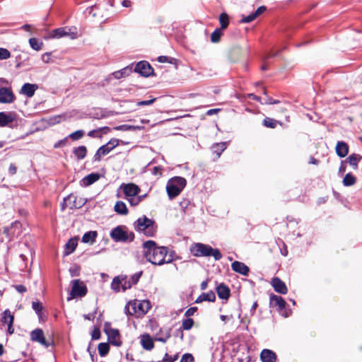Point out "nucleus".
Listing matches in <instances>:
<instances>
[{
    "label": "nucleus",
    "instance_id": "nucleus-1",
    "mask_svg": "<svg viewBox=\"0 0 362 362\" xmlns=\"http://www.w3.org/2000/svg\"><path fill=\"white\" fill-rule=\"evenodd\" d=\"M144 255L153 264L163 265L170 263L173 259L171 255H168L166 247H158L153 240H147L143 243Z\"/></svg>",
    "mask_w": 362,
    "mask_h": 362
},
{
    "label": "nucleus",
    "instance_id": "nucleus-2",
    "mask_svg": "<svg viewBox=\"0 0 362 362\" xmlns=\"http://www.w3.org/2000/svg\"><path fill=\"white\" fill-rule=\"evenodd\" d=\"M190 252L194 257H210L212 256L215 260H220L222 255L217 248H213L209 245L201 243L192 244L189 248Z\"/></svg>",
    "mask_w": 362,
    "mask_h": 362
},
{
    "label": "nucleus",
    "instance_id": "nucleus-3",
    "mask_svg": "<svg viewBox=\"0 0 362 362\" xmlns=\"http://www.w3.org/2000/svg\"><path fill=\"white\" fill-rule=\"evenodd\" d=\"M136 230L142 232L145 235L153 237L156 235L157 226L154 221L143 216L134 223Z\"/></svg>",
    "mask_w": 362,
    "mask_h": 362
},
{
    "label": "nucleus",
    "instance_id": "nucleus-4",
    "mask_svg": "<svg viewBox=\"0 0 362 362\" xmlns=\"http://www.w3.org/2000/svg\"><path fill=\"white\" fill-rule=\"evenodd\" d=\"M186 180L182 177L171 178L167 183L166 190L170 199L177 197L186 186Z\"/></svg>",
    "mask_w": 362,
    "mask_h": 362
},
{
    "label": "nucleus",
    "instance_id": "nucleus-5",
    "mask_svg": "<svg viewBox=\"0 0 362 362\" xmlns=\"http://www.w3.org/2000/svg\"><path fill=\"white\" fill-rule=\"evenodd\" d=\"M64 37H69L71 40L76 39L78 37L77 28L74 26H65L52 30L49 33L48 38L59 39Z\"/></svg>",
    "mask_w": 362,
    "mask_h": 362
},
{
    "label": "nucleus",
    "instance_id": "nucleus-6",
    "mask_svg": "<svg viewBox=\"0 0 362 362\" xmlns=\"http://www.w3.org/2000/svg\"><path fill=\"white\" fill-rule=\"evenodd\" d=\"M110 237L116 242H132L134 239V234L124 226H118L111 230Z\"/></svg>",
    "mask_w": 362,
    "mask_h": 362
},
{
    "label": "nucleus",
    "instance_id": "nucleus-7",
    "mask_svg": "<svg viewBox=\"0 0 362 362\" xmlns=\"http://www.w3.org/2000/svg\"><path fill=\"white\" fill-rule=\"evenodd\" d=\"M105 332L107 335L110 344L118 347L122 346V342L121 341L120 334L118 329L105 326Z\"/></svg>",
    "mask_w": 362,
    "mask_h": 362
},
{
    "label": "nucleus",
    "instance_id": "nucleus-8",
    "mask_svg": "<svg viewBox=\"0 0 362 362\" xmlns=\"http://www.w3.org/2000/svg\"><path fill=\"white\" fill-rule=\"evenodd\" d=\"M72 288H71V296L72 298L74 297H83L87 293V288L83 284V283L81 282L79 279H74L71 281Z\"/></svg>",
    "mask_w": 362,
    "mask_h": 362
},
{
    "label": "nucleus",
    "instance_id": "nucleus-9",
    "mask_svg": "<svg viewBox=\"0 0 362 362\" xmlns=\"http://www.w3.org/2000/svg\"><path fill=\"white\" fill-rule=\"evenodd\" d=\"M120 189H122L125 199L137 195L141 191L140 187L134 183H123L120 185Z\"/></svg>",
    "mask_w": 362,
    "mask_h": 362
},
{
    "label": "nucleus",
    "instance_id": "nucleus-10",
    "mask_svg": "<svg viewBox=\"0 0 362 362\" xmlns=\"http://www.w3.org/2000/svg\"><path fill=\"white\" fill-rule=\"evenodd\" d=\"M134 71L139 73L143 76L147 77L153 74V69L148 62L141 61L136 64Z\"/></svg>",
    "mask_w": 362,
    "mask_h": 362
},
{
    "label": "nucleus",
    "instance_id": "nucleus-11",
    "mask_svg": "<svg viewBox=\"0 0 362 362\" xmlns=\"http://www.w3.org/2000/svg\"><path fill=\"white\" fill-rule=\"evenodd\" d=\"M30 339L31 341L37 342L45 347H48L50 345V344L45 339L42 329L40 328L35 329L30 332Z\"/></svg>",
    "mask_w": 362,
    "mask_h": 362
},
{
    "label": "nucleus",
    "instance_id": "nucleus-12",
    "mask_svg": "<svg viewBox=\"0 0 362 362\" xmlns=\"http://www.w3.org/2000/svg\"><path fill=\"white\" fill-rule=\"evenodd\" d=\"M16 100V96L11 88H0V103H11Z\"/></svg>",
    "mask_w": 362,
    "mask_h": 362
},
{
    "label": "nucleus",
    "instance_id": "nucleus-13",
    "mask_svg": "<svg viewBox=\"0 0 362 362\" xmlns=\"http://www.w3.org/2000/svg\"><path fill=\"white\" fill-rule=\"evenodd\" d=\"M270 306L276 307L279 312H281L286 307V301L281 296L271 294L269 296Z\"/></svg>",
    "mask_w": 362,
    "mask_h": 362
},
{
    "label": "nucleus",
    "instance_id": "nucleus-14",
    "mask_svg": "<svg viewBox=\"0 0 362 362\" xmlns=\"http://www.w3.org/2000/svg\"><path fill=\"white\" fill-rule=\"evenodd\" d=\"M16 114L13 112H0V127H10V124L16 120Z\"/></svg>",
    "mask_w": 362,
    "mask_h": 362
},
{
    "label": "nucleus",
    "instance_id": "nucleus-15",
    "mask_svg": "<svg viewBox=\"0 0 362 362\" xmlns=\"http://www.w3.org/2000/svg\"><path fill=\"white\" fill-rule=\"evenodd\" d=\"M271 285L277 293L286 294L288 292V288L285 283L279 277H274L271 281Z\"/></svg>",
    "mask_w": 362,
    "mask_h": 362
},
{
    "label": "nucleus",
    "instance_id": "nucleus-16",
    "mask_svg": "<svg viewBox=\"0 0 362 362\" xmlns=\"http://www.w3.org/2000/svg\"><path fill=\"white\" fill-rule=\"evenodd\" d=\"M84 204V202L79 201L77 202V197L74 194H70L64 199L63 208L64 205L69 206V208L79 209Z\"/></svg>",
    "mask_w": 362,
    "mask_h": 362
},
{
    "label": "nucleus",
    "instance_id": "nucleus-17",
    "mask_svg": "<svg viewBox=\"0 0 362 362\" xmlns=\"http://www.w3.org/2000/svg\"><path fill=\"white\" fill-rule=\"evenodd\" d=\"M232 269L244 276H247L250 272L249 267L243 262L235 261L231 264Z\"/></svg>",
    "mask_w": 362,
    "mask_h": 362
},
{
    "label": "nucleus",
    "instance_id": "nucleus-18",
    "mask_svg": "<svg viewBox=\"0 0 362 362\" xmlns=\"http://www.w3.org/2000/svg\"><path fill=\"white\" fill-rule=\"evenodd\" d=\"M138 317L144 315L151 308V303L148 300H136Z\"/></svg>",
    "mask_w": 362,
    "mask_h": 362
},
{
    "label": "nucleus",
    "instance_id": "nucleus-19",
    "mask_svg": "<svg viewBox=\"0 0 362 362\" xmlns=\"http://www.w3.org/2000/svg\"><path fill=\"white\" fill-rule=\"evenodd\" d=\"M262 362H276V354L270 349H263L260 354Z\"/></svg>",
    "mask_w": 362,
    "mask_h": 362
},
{
    "label": "nucleus",
    "instance_id": "nucleus-20",
    "mask_svg": "<svg viewBox=\"0 0 362 362\" xmlns=\"http://www.w3.org/2000/svg\"><path fill=\"white\" fill-rule=\"evenodd\" d=\"M37 89V86L36 84L26 83L22 86L21 93L27 97L30 98L34 95Z\"/></svg>",
    "mask_w": 362,
    "mask_h": 362
},
{
    "label": "nucleus",
    "instance_id": "nucleus-21",
    "mask_svg": "<svg viewBox=\"0 0 362 362\" xmlns=\"http://www.w3.org/2000/svg\"><path fill=\"white\" fill-rule=\"evenodd\" d=\"M112 149L107 144L100 146L94 155V161H100L102 156L108 154Z\"/></svg>",
    "mask_w": 362,
    "mask_h": 362
},
{
    "label": "nucleus",
    "instance_id": "nucleus-22",
    "mask_svg": "<svg viewBox=\"0 0 362 362\" xmlns=\"http://www.w3.org/2000/svg\"><path fill=\"white\" fill-rule=\"evenodd\" d=\"M336 153L340 158L345 157L349 153V146L344 141H338L336 146Z\"/></svg>",
    "mask_w": 362,
    "mask_h": 362
},
{
    "label": "nucleus",
    "instance_id": "nucleus-23",
    "mask_svg": "<svg viewBox=\"0 0 362 362\" xmlns=\"http://www.w3.org/2000/svg\"><path fill=\"white\" fill-rule=\"evenodd\" d=\"M216 292L218 294V296L221 299H228L230 296V291L228 286L224 285L223 284H221L218 285L216 288Z\"/></svg>",
    "mask_w": 362,
    "mask_h": 362
},
{
    "label": "nucleus",
    "instance_id": "nucleus-24",
    "mask_svg": "<svg viewBox=\"0 0 362 362\" xmlns=\"http://www.w3.org/2000/svg\"><path fill=\"white\" fill-rule=\"evenodd\" d=\"M141 344L142 347L147 351H151L154 347L153 341L149 334H144L141 336Z\"/></svg>",
    "mask_w": 362,
    "mask_h": 362
},
{
    "label": "nucleus",
    "instance_id": "nucleus-25",
    "mask_svg": "<svg viewBox=\"0 0 362 362\" xmlns=\"http://www.w3.org/2000/svg\"><path fill=\"white\" fill-rule=\"evenodd\" d=\"M216 300L215 293L211 291L208 293H202L195 300L196 303H200L203 301L214 302Z\"/></svg>",
    "mask_w": 362,
    "mask_h": 362
},
{
    "label": "nucleus",
    "instance_id": "nucleus-26",
    "mask_svg": "<svg viewBox=\"0 0 362 362\" xmlns=\"http://www.w3.org/2000/svg\"><path fill=\"white\" fill-rule=\"evenodd\" d=\"M78 245V238H71L65 245L64 255H69L71 254L75 250Z\"/></svg>",
    "mask_w": 362,
    "mask_h": 362
},
{
    "label": "nucleus",
    "instance_id": "nucleus-27",
    "mask_svg": "<svg viewBox=\"0 0 362 362\" xmlns=\"http://www.w3.org/2000/svg\"><path fill=\"white\" fill-rule=\"evenodd\" d=\"M100 176L98 173H90L82 179V185L85 187L89 186L98 180Z\"/></svg>",
    "mask_w": 362,
    "mask_h": 362
},
{
    "label": "nucleus",
    "instance_id": "nucleus-28",
    "mask_svg": "<svg viewBox=\"0 0 362 362\" xmlns=\"http://www.w3.org/2000/svg\"><path fill=\"white\" fill-rule=\"evenodd\" d=\"M226 148V142H221L214 144L211 146V151L214 154L216 155V158H218L222 152Z\"/></svg>",
    "mask_w": 362,
    "mask_h": 362
},
{
    "label": "nucleus",
    "instance_id": "nucleus-29",
    "mask_svg": "<svg viewBox=\"0 0 362 362\" xmlns=\"http://www.w3.org/2000/svg\"><path fill=\"white\" fill-rule=\"evenodd\" d=\"M136 308V300L133 301H129L124 308L125 313L128 315H136L138 316V310Z\"/></svg>",
    "mask_w": 362,
    "mask_h": 362
},
{
    "label": "nucleus",
    "instance_id": "nucleus-30",
    "mask_svg": "<svg viewBox=\"0 0 362 362\" xmlns=\"http://www.w3.org/2000/svg\"><path fill=\"white\" fill-rule=\"evenodd\" d=\"M73 153L78 159L81 160L86 156L87 148L85 146H80L77 148H74Z\"/></svg>",
    "mask_w": 362,
    "mask_h": 362
},
{
    "label": "nucleus",
    "instance_id": "nucleus-31",
    "mask_svg": "<svg viewBox=\"0 0 362 362\" xmlns=\"http://www.w3.org/2000/svg\"><path fill=\"white\" fill-rule=\"evenodd\" d=\"M361 159H362L361 156H360L358 154L353 153L348 157L347 160H348L349 165H351L354 170H356L358 168V163Z\"/></svg>",
    "mask_w": 362,
    "mask_h": 362
},
{
    "label": "nucleus",
    "instance_id": "nucleus-32",
    "mask_svg": "<svg viewBox=\"0 0 362 362\" xmlns=\"http://www.w3.org/2000/svg\"><path fill=\"white\" fill-rule=\"evenodd\" d=\"M132 71V69L129 66H127L119 71H115L112 75L117 79L122 78L127 76H129Z\"/></svg>",
    "mask_w": 362,
    "mask_h": 362
},
{
    "label": "nucleus",
    "instance_id": "nucleus-33",
    "mask_svg": "<svg viewBox=\"0 0 362 362\" xmlns=\"http://www.w3.org/2000/svg\"><path fill=\"white\" fill-rule=\"evenodd\" d=\"M115 211L119 214H122V215H126L128 214V209L127 208V206L126 204L122 202V201H118L116 202L115 205Z\"/></svg>",
    "mask_w": 362,
    "mask_h": 362
},
{
    "label": "nucleus",
    "instance_id": "nucleus-34",
    "mask_svg": "<svg viewBox=\"0 0 362 362\" xmlns=\"http://www.w3.org/2000/svg\"><path fill=\"white\" fill-rule=\"evenodd\" d=\"M97 235L96 231H88L83 235L82 241L85 243H93L95 241Z\"/></svg>",
    "mask_w": 362,
    "mask_h": 362
},
{
    "label": "nucleus",
    "instance_id": "nucleus-35",
    "mask_svg": "<svg viewBox=\"0 0 362 362\" xmlns=\"http://www.w3.org/2000/svg\"><path fill=\"white\" fill-rule=\"evenodd\" d=\"M356 182V177L351 173H347L343 179V185L346 187L354 185Z\"/></svg>",
    "mask_w": 362,
    "mask_h": 362
},
{
    "label": "nucleus",
    "instance_id": "nucleus-36",
    "mask_svg": "<svg viewBox=\"0 0 362 362\" xmlns=\"http://www.w3.org/2000/svg\"><path fill=\"white\" fill-rule=\"evenodd\" d=\"M219 23L221 24V28L222 30L226 29L229 24V17L226 13H222L219 16Z\"/></svg>",
    "mask_w": 362,
    "mask_h": 362
},
{
    "label": "nucleus",
    "instance_id": "nucleus-37",
    "mask_svg": "<svg viewBox=\"0 0 362 362\" xmlns=\"http://www.w3.org/2000/svg\"><path fill=\"white\" fill-rule=\"evenodd\" d=\"M122 279L120 276H116L113 279L111 283V288L116 292H119L120 291V287H122Z\"/></svg>",
    "mask_w": 362,
    "mask_h": 362
},
{
    "label": "nucleus",
    "instance_id": "nucleus-38",
    "mask_svg": "<svg viewBox=\"0 0 362 362\" xmlns=\"http://www.w3.org/2000/svg\"><path fill=\"white\" fill-rule=\"evenodd\" d=\"M100 356H105L110 351V346L107 343H100L98 346Z\"/></svg>",
    "mask_w": 362,
    "mask_h": 362
},
{
    "label": "nucleus",
    "instance_id": "nucleus-39",
    "mask_svg": "<svg viewBox=\"0 0 362 362\" xmlns=\"http://www.w3.org/2000/svg\"><path fill=\"white\" fill-rule=\"evenodd\" d=\"M29 44L30 47L36 51L40 50L43 45L42 42L40 41L38 39L35 37H32L29 40Z\"/></svg>",
    "mask_w": 362,
    "mask_h": 362
},
{
    "label": "nucleus",
    "instance_id": "nucleus-40",
    "mask_svg": "<svg viewBox=\"0 0 362 362\" xmlns=\"http://www.w3.org/2000/svg\"><path fill=\"white\" fill-rule=\"evenodd\" d=\"M223 35V30L221 28H216L211 35V40L212 42H218Z\"/></svg>",
    "mask_w": 362,
    "mask_h": 362
},
{
    "label": "nucleus",
    "instance_id": "nucleus-41",
    "mask_svg": "<svg viewBox=\"0 0 362 362\" xmlns=\"http://www.w3.org/2000/svg\"><path fill=\"white\" fill-rule=\"evenodd\" d=\"M2 320L4 323L7 325H8L9 323H13L14 317L9 310H6L3 313Z\"/></svg>",
    "mask_w": 362,
    "mask_h": 362
},
{
    "label": "nucleus",
    "instance_id": "nucleus-42",
    "mask_svg": "<svg viewBox=\"0 0 362 362\" xmlns=\"http://www.w3.org/2000/svg\"><path fill=\"white\" fill-rule=\"evenodd\" d=\"M114 129L115 130H120V131H130V130L141 129V127L122 124V125L115 127Z\"/></svg>",
    "mask_w": 362,
    "mask_h": 362
},
{
    "label": "nucleus",
    "instance_id": "nucleus-43",
    "mask_svg": "<svg viewBox=\"0 0 362 362\" xmlns=\"http://www.w3.org/2000/svg\"><path fill=\"white\" fill-rule=\"evenodd\" d=\"M194 320L192 318L187 317L182 320V328L185 330H189L194 325Z\"/></svg>",
    "mask_w": 362,
    "mask_h": 362
},
{
    "label": "nucleus",
    "instance_id": "nucleus-44",
    "mask_svg": "<svg viewBox=\"0 0 362 362\" xmlns=\"http://www.w3.org/2000/svg\"><path fill=\"white\" fill-rule=\"evenodd\" d=\"M263 124L267 127L274 129L277 125V121L270 117H266L263 120Z\"/></svg>",
    "mask_w": 362,
    "mask_h": 362
},
{
    "label": "nucleus",
    "instance_id": "nucleus-45",
    "mask_svg": "<svg viewBox=\"0 0 362 362\" xmlns=\"http://www.w3.org/2000/svg\"><path fill=\"white\" fill-rule=\"evenodd\" d=\"M84 136L83 130H77L70 134L67 138L71 139L73 141H77L81 139Z\"/></svg>",
    "mask_w": 362,
    "mask_h": 362
},
{
    "label": "nucleus",
    "instance_id": "nucleus-46",
    "mask_svg": "<svg viewBox=\"0 0 362 362\" xmlns=\"http://www.w3.org/2000/svg\"><path fill=\"white\" fill-rule=\"evenodd\" d=\"M33 309L37 314L38 317L40 318L42 315V306L40 302H33L32 304Z\"/></svg>",
    "mask_w": 362,
    "mask_h": 362
},
{
    "label": "nucleus",
    "instance_id": "nucleus-47",
    "mask_svg": "<svg viewBox=\"0 0 362 362\" xmlns=\"http://www.w3.org/2000/svg\"><path fill=\"white\" fill-rule=\"evenodd\" d=\"M11 57V52L6 48L0 47V60L7 59Z\"/></svg>",
    "mask_w": 362,
    "mask_h": 362
},
{
    "label": "nucleus",
    "instance_id": "nucleus-48",
    "mask_svg": "<svg viewBox=\"0 0 362 362\" xmlns=\"http://www.w3.org/2000/svg\"><path fill=\"white\" fill-rule=\"evenodd\" d=\"M122 288L123 291H125L127 289L130 288L133 285L130 282V279H127L126 276L122 277Z\"/></svg>",
    "mask_w": 362,
    "mask_h": 362
},
{
    "label": "nucleus",
    "instance_id": "nucleus-49",
    "mask_svg": "<svg viewBox=\"0 0 362 362\" xmlns=\"http://www.w3.org/2000/svg\"><path fill=\"white\" fill-rule=\"evenodd\" d=\"M126 199L128 201L129 204L132 206H136L141 203L139 201L140 198L138 197V194L134 195V197H129Z\"/></svg>",
    "mask_w": 362,
    "mask_h": 362
},
{
    "label": "nucleus",
    "instance_id": "nucleus-50",
    "mask_svg": "<svg viewBox=\"0 0 362 362\" xmlns=\"http://www.w3.org/2000/svg\"><path fill=\"white\" fill-rule=\"evenodd\" d=\"M170 337V330L168 329L165 331V334H162L160 337H157L156 338V340L165 343L167 341V340Z\"/></svg>",
    "mask_w": 362,
    "mask_h": 362
},
{
    "label": "nucleus",
    "instance_id": "nucleus-51",
    "mask_svg": "<svg viewBox=\"0 0 362 362\" xmlns=\"http://www.w3.org/2000/svg\"><path fill=\"white\" fill-rule=\"evenodd\" d=\"M276 55V53H268L264 58V64L263 65L261 66V69L262 70H267L268 69V66L267 64V61L269 59V58H272L274 56Z\"/></svg>",
    "mask_w": 362,
    "mask_h": 362
},
{
    "label": "nucleus",
    "instance_id": "nucleus-52",
    "mask_svg": "<svg viewBox=\"0 0 362 362\" xmlns=\"http://www.w3.org/2000/svg\"><path fill=\"white\" fill-rule=\"evenodd\" d=\"M256 18V15L254 13H251L247 16H244L241 19L240 22L243 23H248L253 21Z\"/></svg>",
    "mask_w": 362,
    "mask_h": 362
},
{
    "label": "nucleus",
    "instance_id": "nucleus-53",
    "mask_svg": "<svg viewBox=\"0 0 362 362\" xmlns=\"http://www.w3.org/2000/svg\"><path fill=\"white\" fill-rule=\"evenodd\" d=\"M142 274V272H138V273H136L134 274H133L131 278H130V282L132 283V285H134L136 284H137V282L139 281L141 276Z\"/></svg>",
    "mask_w": 362,
    "mask_h": 362
},
{
    "label": "nucleus",
    "instance_id": "nucleus-54",
    "mask_svg": "<svg viewBox=\"0 0 362 362\" xmlns=\"http://www.w3.org/2000/svg\"><path fill=\"white\" fill-rule=\"evenodd\" d=\"M194 361V357L191 354H185L182 358L180 362H193Z\"/></svg>",
    "mask_w": 362,
    "mask_h": 362
},
{
    "label": "nucleus",
    "instance_id": "nucleus-55",
    "mask_svg": "<svg viewBox=\"0 0 362 362\" xmlns=\"http://www.w3.org/2000/svg\"><path fill=\"white\" fill-rule=\"evenodd\" d=\"M156 98H151V99L147 100L139 101V102H137V105L138 106L150 105L153 104L156 101Z\"/></svg>",
    "mask_w": 362,
    "mask_h": 362
},
{
    "label": "nucleus",
    "instance_id": "nucleus-56",
    "mask_svg": "<svg viewBox=\"0 0 362 362\" xmlns=\"http://www.w3.org/2000/svg\"><path fill=\"white\" fill-rule=\"evenodd\" d=\"M107 144L113 150L116 146H117L119 144V140L117 139H112Z\"/></svg>",
    "mask_w": 362,
    "mask_h": 362
},
{
    "label": "nucleus",
    "instance_id": "nucleus-57",
    "mask_svg": "<svg viewBox=\"0 0 362 362\" xmlns=\"http://www.w3.org/2000/svg\"><path fill=\"white\" fill-rule=\"evenodd\" d=\"M163 168L161 166H155L152 169V174L156 176H160L162 175Z\"/></svg>",
    "mask_w": 362,
    "mask_h": 362
},
{
    "label": "nucleus",
    "instance_id": "nucleus-58",
    "mask_svg": "<svg viewBox=\"0 0 362 362\" xmlns=\"http://www.w3.org/2000/svg\"><path fill=\"white\" fill-rule=\"evenodd\" d=\"M279 103V100H274L270 97H267L264 100V101L261 102V104H277Z\"/></svg>",
    "mask_w": 362,
    "mask_h": 362
},
{
    "label": "nucleus",
    "instance_id": "nucleus-59",
    "mask_svg": "<svg viewBox=\"0 0 362 362\" xmlns=\"http://www.w3.org/2000/svg\"><path fill=\"white\" fill-rule=\"evenodd\" d=\"M92 339H99L100 337V331L98 328H95L92 332Z\"/></svg>",
    "mask_w": 362,
    "mask_h": 362
},
{
    "label": "nucleus",
    "instance_id": "nucleus-60",
    "mask_svg": "<svg viewBox=\"0 0 362 362\" xmlns=\"http://www.w3.org/2000/svg\"><path fill=\"white\" fill-rule=\"evenodd\" d=\"M197 310V307H192V308H189L188 310H187V311L185 313V315L187 316V317L189 316H192L195 313V312Z\"/></svg>",
    "mask_w": 362,
    "mask_h": 362
},
{
    "label": "nucleus",
    "instance_id": "nucleus-61",
    "mask_svg": "<svg viewBox=\"0 0 362 362\" xmlns=\"http://www.w3.org/2000/svg\"><path fill=\"white\" fill-rule=\"evenodd\" d=\"M266 11V7L264 6H259L255 12H254V14L256 15V18L258 17L259 15H261L263 12Z\"/></svg>",
    "mask_w": 362,
    "mask_h": 362
},
{
    "label": "nucleus",
    "instance_id": "nucleus-62",
    "mask_svg": "<svg viewBox=\"0 0 362 362\" xmlns=\"http://www.w3.org/2000/svg\"><path fill=\"white\" fill-rule=\"evenodd\" d=\"M189 204V201L188 199H183L180 202V206L181 208L185 211V209L188 206Z\"/></svg>",
    "mask_w": 362,
    "mask_h": 362
},
{
    "label": "nucleus",
    "instance_id": "nucleus-63",
    "mask_svg": "<svg viewBox=\"0 0 362 362\" xmlns=\"http://www.w3.org/2000/svg\"><path fill=\"white\" fill-rule=\"evenodd\" d=\"M15 288L18 292L21 293H25L27 291L26 288L23 285H16Z\"/></svg>",
    "mask_w": 362,
    "mask_h": 362
},
{
    "label": "nucleus",
    "instance_id": "nucleus-64",
    "mask_svg": "<svg viewBox=\"0 0 362 362\" xmlns=\"http://www.w3.org/2000/svg\"><path fill=\"white\" fill-rule=\"evenodd\" d=\"M8 172L11 175H15L17 172V168L14 164L11 163L8 168Z\"/></svg>",
    "mask_w": 362,
    "mask_h": 362
}]
</instances>
